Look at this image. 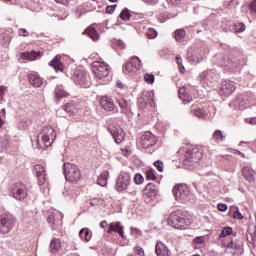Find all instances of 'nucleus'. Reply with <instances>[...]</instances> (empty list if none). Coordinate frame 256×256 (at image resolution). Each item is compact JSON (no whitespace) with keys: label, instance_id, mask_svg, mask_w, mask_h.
I'll list each match as a JSON object with an SVG mask.
<instances>
[{"label":"nucleus","instance_id":"c756f323","mask_svg":"<svg viewBox=\"0 0 256 256\" xmlns=\"http://www.w3.org/2000/svg\"><path fill=\"white\" fill-rule=\"evenodd\" d=\"M179 97L184 103H191L193 101V97L187 93L185 87L179 89Z\"/></svg>","mask_w":256,"mask_h":256},{"label":"nucleus","instance_id":"a878e982","mask_svg":"<svg viewBox=\"0 0 256 256\" xmlns=\"http://www.w3.org/2000/svg\"><path fill=\"white\" fill-rule=\"evenodd\" d=\"M191 113L198 119H207V112L197 106H191Z\"/></svg>","mask_w":256,"mask_h":256},{"label":"nucleus","instance_id":"39448f33","mask_svg":"<svg viewBox=\"0 0 256 256\" xmlns=\"http://www.w3.org/2000/svg\"><path fill=\"white\" fill-rule=\"evenodd\" d=\"M91 69L97 79H103L109 75V66L105 62H93Z\"/></svg>","mask_w":256,"mask_h":256},{"label":"nucleus","instance_id":"20e7f679","mask_svg":"<svg viewBox=\"0 0 256 256\" xmlns=\"http://www.w3.org/2000/svg\"><path fill=\"white\" fill-rule=\"evenodd\" d=\"M9 193L10 197H13L17 201H23L27 198V186L23 183L12 184Z\"/></svg>","mask_w":256,"mask_h":256},{"label":"nucleus","instance_id":"bb28decb","mask_svg":"<svg viewBox=\"0 0 256 256\" xmlns=\"http://www.w3.org/2000/svg\"><path fill=\"white\" fill-rule=\"evenodd\" d=\"M83 35H88L92 41H97L99 39V32H97V29L93 26L86 28Z\"/></svg>","mask_w":256,"mask_h":256},{"label":"nucleus","instance_id":"f257e3e1","mask_svg":"<svg viewBox=\"0 0 256 256\" xmlns=\"http://www.w3.org/2000/svg\"><path fill=\"white\" fill-rule=\"evenodd\" d=\"M191 219V214L189 212L178 209L169 215L168 225L174 229L185 231V229H189V226L191 225Z\"/></svg>","mask_w":256,"mask_h":256},{"label":"nucleus","instance_id":"6e6552de","mask_svg":"<svg viewBox=\"0 0 256 256\" xmlns=\"http://www.w3.org/2000/svg\"><path fill=\"white\" fill-rule=\"evenodd\" d=\"M157 193H159V187L154 183H148L143 190L145 203H152V201H155Z\"/></svg>","mask_w":256,"mask_h":256},{"label":"nucleus","instance_id":"de8ad7c7","mask_svg":"<svg viewBox=\"0 0 256 256\" xmlns=\"http://www.w3.org/2000/svg\"><path fill=\"white\" fill-rule=\"evenodd\" d=\"M154 166L158 169V171H160V173H163V169H164V167H165V164L163 163V161L157 160V161L154 163Z\"/></svg>","mask_w":256,"mask_h":256},{"label":"nucleus","instance_id":"864d4df0","mask_svg":"<svg viewBox=\"0 0 256 256\" xmlns=\"http://www.w3.org/2000/svg\"><path fill=\"white\" fill-rule=\"evenodd\" d=\"M194 243H195V245H203L205 243V237L198 236V237L194 238Z\"/></svg>","mask_w":256,"mask_h":256},{"label":"nucleus","instance_id":"37998d69","mask_svg":"<svg viewBox=\"0 0 256 256\" xmlns=\"http://www.w3.org/2000/svg\"><path fill=\"white\" fill-rule=\"evenodd\" d=\"M146 179H148V181H155V179H157V176L155 175V170L153 169L147 170Z\"/></svg>","mask_w":256,"mask_h":256},{"label":"nucleus","instance_id":"ea45409f","mask_svg":"<svg viewBox=\"0 0 256 256\" xmlns=\"http://www.w3.org/2000/svg\"><path fill=\"white\" fill-rule=\"evenodd\" d=\"M119 17L122 19V21H129V19H131V11H129L127 8H124L121 11Z\"/></svg>","mask_w":256,"mask_h":256},{"label":"nucleus","instance_id":"e433bc0d","mask_svg":"<svg viewBox=\"0 0 256 256\" xmlns=\"http://www.w3.org/2000/svg\"><path fill=\"white\" fill-rule=\"evenodd\" d=\"M175 40L181 43L185 39V36L187 33L185 32V29H179L174 32Z\"/></svg>","mask_w":256,"mask_h":256},{"label":"nucleus","instance_id":"412c9836","mask_svg":"<svg viewBox=\"0 0 256 256\" xmlns=\"http://www.w3.org/2000/svg\"><path fill=\"white\" fill-rule=\"evenodd\" d=\"M242 175L248 183H255V170L249 166L242 168Z\"/></svg>","mask_w":256,"mask_h":256},{"label":"nucleus","instance_id":"393cba45","mask_svg":"<svg viewBox=\"0 0 256 256\" xmlns=\"http://www.w3.org/2000/svg\"><path fill=\"white\" fill-rule=\"evenodd\" d=\"M155 253L157 256H169V248L162 242H157Z\"/></svg>","mask_w":256,"mask_h":256},{"label":"nucleus","instance_id":"5701e85b","mask_svg":"<svg viewBox=\"0 0 256 256\" xmlns=\"http://www.w3.org/2000/svg\"><path fill=\"white\" fill-rule=\"evenodd\" d=\"M246 239L248 243L255 245L256 243V225H250L247 230Z\"/></svg>","mask_w":256,"mask_h":256},{"label":"nucleus","instance_id":"c85d7f7f","mask_svg":"<svg viewBox=\"0 0 256 256\" xmlns=\"http://www.w3.org/2000/svg\"><path fill=\"white\" fill-rule=\"evenodd\" d=\"M61 240L53 238L50 242V251L51 253H59L61 251Z\"/></svg>","mask_w":256,"mask_h":256},{"label":"nucleus","instance_id":"aec40b11","mask_svg":"<svg viewBox=\"0 0 256 256\" xmlns=\"http://www.w3.org/2000/svg\"><path fill=\"white\" fill-rule=\"evenodd\" d=\"M76 85H85L87 83V72L83 70H76L73 76Z\"/></svg>","mask_w":256,"mask_h":256},{"label":"nucleus","instance_id":"9b49d317","mask_svg":"<svg viewBox=\"0 0 256 256\" xmlns=\"http://www.w3.org/2000/svg\"><path fill=\"white\" fill-rule=\"evenodd\" d=\"M198 80L202 85H207V87H213V83H215V72L214 71H203L199 74Z\"/></svg>","mask_w":256,"mask_h":256},{"label":"nucleus","instance_id":"49530a36","mask_svg":"<svg viewBox=\"0 0 256 256\" xmlns=\"http://www.w3.org/2000/svg\"><path fill=\"white\" fill-rule=\"evenodd\" d=\"M227 248L228 249H233L234 251H239V249H241V244H239L235 241H230Z\"/></svg>","mask_w":256,"mask_h":256},{"label":"nucleus","instance_id":"0eeeda50","mask_svg":"<svg viewBox=\"0 0 256 256\" xmlns=\"http://www.w3.org/2000/svg\"><path fill=\"white\" fill-rule=\"evenodd\" d=\"M129 185H131V175L127 172H121L116 180V191L122 193V191H126Z\"/></svg>","mask_w":256,"mask_h":256},{"label":"nucleus","instance_id":"c9c22d12","mask_svg":"<svg viewBox=\"0 0 256 256\" xmlns=\"http://www.w3.org/2000/svg\"><path fill=\"white\" fill-rule=\"evenodd\" d=\"M80 238L83 239L86 242L91 241V232H89V229L83 228L79 231Z\"/></svg>","mask_w":256,"mask_h":256},{"label":"nucleus","instance_id":"bf43d9fd","mask_svg":"<svg viewBox=\"0 0 256 256\" xmlns=\"http://www.w3.org/2000/svg\"><path fill=\"white\" fill-rule=\"evenodd\" d=\"M225 67H227L228 69H235V67H237V63L230 62L228 64H225Z\"/></svg>","mask_w":256,"mask_h":256},{"label":"nucleus","instance_id":"dca6fc26","mask_svg":"<svg viewBox=\"0 0 256 256\" xmlns=\"http://www.w3.org/2000/svg\"><path fill=\"white\" fill-rule=\"evenodd\" d=\"M201 157H203V153H201L199 148L188 150L185 154V159L188 163H199L201 161Z\"/></svg>","mask_w":256,"mask_h":256},{"label":"nucleus","instance_id":"f8f14e48","mask_svg":"<svg viewBox=\"0 0 256 256\" xmlns=\"http://www.w3.org/2000/svg\"><path fill=\"white\" fill-rule=\"evenodd\" d=\"M155 93L153 92H147L146 95H143L138 99V107L139 109H145L147 105H150V107H155Z\"/></svg>","mask_w":256,"mask_h":256},{"label":"nucleus","instance_id":"cd10ccee","mask_svg":"<svg viewBox=\"0 0 256 256\" xmlns=\"http://www.w3.org/2000/svg\"><path fill=\"white\" fill-rule=\"evenodd\" d=\"M187 59L191 65H198V63H201L203 61V56L201 54H191V52L187 53Z\"/></svg>","mask_w":256,"mask_h":256},{"label":"nucleus","instance_id":"603ef678","mask_svg":"<svg viewBox=\"0 0 256 256\" xmlns=\"http://www.w3.org/2000/svg\"><path fill=\"white\" fill-rule=\"evenodd\" d=\"M134 252L136 253V255L138 256H145V250L143 248H141V246H136L134 248Z\"/></svg>","mask_w":256,"mask_h":256},{"label":"nucleus","instance_id":"0e129e2a","mask_svg":"<svg viewBox=\"0 0 256 256\" xmlns=\"http://www.w3.org/2000/svg\"><path fill=\"white\" fill-rule=\"evenodd\" d=\"M117 45H118V47H120V49H125V43L123 41L118 40Z\"/></svg>","mask_w":256,"mask_h":256},{"label":"nucleus","instance_id":"b1692460","mask_svg":"<svg viewBox=\"0 0 256 256\" xmlns=\"http://www.w3.org/2000/svg\"><path fill=\"white\" fill-rule=\"evenodd\" d=\"M28 81L33 87H41V85H43V79H41V77L37 73L29 74Z\"/></svg>","mask_w":256,"mask_h":256},{"label":"nucleus","instance_id":"6ab92c4d","mask_svg":"<svg viewBox=\"0 0 256 256\" xmlns=\"http://www.w3.org/2000/svg\"><path fill=\"white\" fill-rule=\"evenodd\" d=\"M123 229L124 227L121 225V222H112L109 224L107 233H118L122 239H125V232Z\"/></svg>","mask_w":256,"mask_h":256},{"label":"nucleus","instance_id":"5fc2aeb1","mask_svg":"<svg viewBox=\"0 0 256 256\" xmlns=\"http://www.w3.org/2000/svg\"><path fill=\"white\" fill-rule=\"evenodd\" d=\"M176 63L181 71V73H183V71H185V66H183V63L181 62V56H176Z\"/></svg>","mask_w":256,"mask_h":256},{"label":"nucleus","instance_id":"1a4fd4ad","mask_svg":"<svg viewBox=\"0 0 256 256\" xmlns=\"http://www.w3.org/2000/svg\"><path fill=\"white\" fill-rule=\"evenodd\" d=\"M108 131L117 144L122 143L123 139H125V132L117 123H111L108 125Z\"/></svg>","mask_w":256,"mask_h":256},{"label":"nucleus","instance_id":"a19ab883","mask_svg":"<svg viewBox=\"0 0 256 256\" xmlns=\"http://www.w3.org/2000/svg\"><path fill=\"white\" fill-rule=\"evenodd\" d=\"M231 233H233V228L227 226V227H224L219 235V237L221 239L225 238V237H229V235H231Z\"/></svg>","mask_w":256,"mask_h":256},{"label":"nucleus","instance_id":"c03bdc74","mask_svg":"<svg viewBox=\"0 0 256 256\" xmlns=\"http://www.w3.org/2000/svg\"><path fill=\"white\" fill-rule=\"evenodd\" d=\"M146 35H147L148 39H155V37H157L159 35V33L154 28H150L146 32Z\"/></svg>","mask_w":256,"mask_h":256},{"label":"nucleus","instance_id":"09e8293b","mask_svg":"<svg viewBox=\"0 0 256 256\" xmlns=\"http://www.w3.org/2000/svg\"><path fill=\"white\" fill-rule=\"evenodd\" d=\"M117 104L119 105L121 109V113H123V110L127 109V102L124 99L117 100Z\"/></svg>","mask_w":256,"mask_h":256},{"label":"nucleus","instance_id":"6e6d98bb","mask_svg":"<svg viewBox=\"0 0 256 256\" xmlns=\"http://www.w3.org/2000/svg\"><path fill=\"white\" fill-rule=\"evenodd\" d=\"M19 37H29V31H27L25 28H20L18 30Z\"/></svg>","mask_w":256,"mask_h":256},{"label":"nucleus","instance_id":"8fccbe9b","mask_svg":"<svg viewBox=\"0 0 256 256\" xmlns=\"http://www.w3.org/2000/svg\"><path fill=\"white\" fill-rule=\"evenodd\" d=\"M115 9H117V4L109 5L105 9V13H107L108 15H112V13H114Z\"/></svg>","mask_w":256,"mask_h":256},{"label":"nucleus","instance_id":"a211bd4d","mask_svg":"<svg viewBox=\"0 0 256 256\" xmlns=\"http://www.w3.org/2000/svg\"><path fill=\"white\" fill-rule=\"evenodd\" d=\"M124 69L125 71H127V73H137V71L141 69V60L139 59V57L133 56L131 58V61L125 64Z\"/></svg>","mask_w":256,"mask_h":256},{"label":"nucleus","instance_id":"e2e57ef3","mask_svg":"<svg viewBox=\"0 0 256 256\" xmlns=\"http://www.w3.org/2000/svg\"><path fill=\"white\" fill-rule=\"evenodd\" d=\"M246 121H248V123H250V125H256V117L248 118V119H246Z\"/></svg>","mask_w":256,"mask_h":256},{"label":"nucleus","instance_id":"338daca9","mask_svg":"<svg viewBox=\"0 0 256 256\" xmlns=\"http://www.w3.org/2000/svg\"><path fill=\"white\" fill-rule=\"evenodd\" d=\"M250 9L256 13V0L250 5Z\"/></svg>","mask_w":256,"mask_h":256},{"label":"nucleus","instance_id":"4d7b16f0","mask_svg":"<svg viewBox=\"0 0 256 256\" xmlns=\"http://www.w3.org/2000/svg\"><path fill=\"white\" fill-rule=\"evenodd\" d=\"M227 209H229L227 204H224V203L218 204V210L221 211L222 213H225V211H227Z\"/></svg>","mask_w":256,"mask_h":256},{"label":"nucleus","instance_id":"79ce46f5","mask_svg":"<svg viewBox=\"0 0 256 256\" xmlns=\"http://www.w3.org/2000/svg\"><path fill=\"white\" fill-rule=\"evenodd\" d=\"M234 28H235L236 33H243V31H245V29L247 27L245 26V23L237 22L234 24Z\"/></svg>","mask_w":256,"mask_h":256},{"label":"nucleus","instance_id":"680f3d73","mask_svg":"<svg viewBox=\"0 0 256 256\" xmlns=\"http://www.w3.org/2000/svg\"><path fill=\"white\" fill-rule=\"evenodd\" d=\"M131 233L133 235H141V230L137 229V228H131Z\"/></svg>","mask_w":256,"mask_h":256},{"label":"nucleus","instance_id":"9d476101","mask_svg":"<svg viewBox=\"0 0 256 256\" xmlns=\"http://www.w3.org/2000/svg\"><path fill=\"white\" fill-rule=\"evenodd\" d=\"M236 89L237 86L235 85V82L231 80H224L220 85L219 95H221V97H230V95L235 93Z\"/></svg>","mask_w":256,"mask_h":256},{"label":"nucleus","instance_id":"052dcab7","mask_svg":"<svg viewBox=\"0 0 256 256\" xmlns=\"http://www.w3.org/2000/svg\"><path fill=\"white\" fill-rule=\"evenodd\" d=\"M56 3H60L61 5H69V3H71V1L73 0H55Z\"/></svg>","mask_w":256,"mask_h":256},{"label":"nucleus","instance_id":"2eb2a0df","mask_svg":"<svg viewBox=\"0 0 256 256\" xmlns=\"http://www.w3.org/2000/svg\"><path fill=\"white\" fill-rule=\"evenodd\" d=\"M33 173L37 178L38 185H45L47 181V172H45V167L41 164H37L33 168Z\"/></svg>","mask_w":256,"mask_h":256},{"label":"nucleus","instance_id":"58836bf2","mask_svg":"<svg viewBox=\"0 0 256 256\" xmlns=\"http://www.w3.org/2000/svg\"><path fill=\"white\" fill-rule=\"evenodd\" d=\"M228 215L229 217H233V219H238L239 221L243 219V214H241L239 209L230 210Z\"/></svg>","mask_w":256,"mask_h":256},{"label":"nucleus","instance_id":"ddd939ff","mask_svg":"<svg viewBox=\"0 0 256 256\" xmlns=\"http://www.w3.org/2000/svg\"><path fill=\"white\" fill-rule=\"evenodd\" d=\"M140 143L143 149H149V147L157 144V137L151 132H145L141 136Z\"/></svg>","mask_w":256,"mask_h":256},{"label":"nucleus","instance_id":"4468645a","mask_svg":"<svg viewBox=\"0 0 256 256\" xmlns=\"http://www.w3.org/2000/svg\"><path fill=\"white\" fill-rule=\"evenodd\" d=\"M172 193L176 201H183L189 195V188H187V185L179 184L173 188Z\"/></svg>","mask_w":256,"mask_h":256},{"label":"nucleus","instance_id":"2f4dec72","mask_svg":"<svg viewBox=\"0 0 256 256\" xmlns=\"http://www.w3.org/2000/svg\"><path fill=\"white\" fill-rule=\"evenodd\" d=\"M64 111L66 113H70L71 115H75L77 113V106L73 102H68L63 106Z\"/></svg>","mask_w":256,"mask_h":256},{"label":"nucleus","instance_id":"473e14b6","mask_svg":"<svg viewBox=\"0 0 256 256\" xmlns=\"http://www.w3.org/2000/svg\"><path fill=\"white\" fill-rule=\"evenodd\" d=\"M212 139L215 143H221L222 141H225V135H223V131L216 130L212 135Z\"/></svg>","mask_w":256,"mask_h":256},{"label":"nucleus","instance_id":"72a5a7b5","mask_svg":"<svg viewBox=\"0 0 256 256\" xmlns=\"http://www.w3.org/2000/svg\"><path fill=\"white\" fill-rule=\"evenodd\" d=\"M0 43L4 47H7V45H9V43H11V35H9L8 33H5V32L1 33L0 34Z\"/></svg>","mask_w":256,"mask_h":256},{"label":"nucleus","instance_id":"a18cd8bd","mask_svg":"<svg viewBox=\"0 0 256 256\" xmlns=\"http://www.w3.org/2000/svg\"><path fill=\"white\" fill-rule=\"evenodd\" d=\"M144 81H146L148 85H152V83H155V76L153 74L146 73L144 75Z\"/></svg>","mask_w":256,"mask_h":256},{"label":"nucleus","instance_id":"13d9d810","mask_svg":"<svg viewBox=\"0 0 256 256\" xmlns=\"http://www.w3.org/2000/svg\"><path fill=\"white\" fill-rule=\"evenodd\" d=\"M47 221L50 225H54L55 224V217L53 215H48Z\"/></svg>","mask_w":256,"mask_h":256},{"label":"nucleus","instance_id":"774afa93","mask_svg":"<svg viewBox=\"0 0 256 256\" xmlns=\"http://www.w3.org/2000/svg\"><path fill=\"white\" fill-rule=\"evenodd\" d=\"M107 221L106 220H103L101 223H100V227L101 229H105V227H107Z\"/></svg>","mask_w":256,"mask_h":256},{"label":"nucleus","instance_id":"7ed1b4c3","mask_svg":"<svg viewBox=\"0 0 256 256\" xmlns=\"http://www.w3.org/2000/svg\"><path fill=\"white\" fill-rule=\"evenodd\" d=\"M64 177L69 183H79L81 180V170L75 164L64 163Z\"/></svg>","mask_w":256,"mask_h":256},{"label":"nucleus","instance_id":"f3484780","mask_svg":"<svg viewBox=\"0 0 256 256\" xmlns=\"http://www.w3.org/2000/svg\"><path fill=\"white\" fill-rule=\"evenodd\" d=\"M100 105L104 111H114V113H119V109L115 106L113 99L107 96H104L100 99Z\"/></svg>","mask_w":256,"mask_h":256},{"label":"nucleus","instance_id":"f704fd0d","mask_svg":"<svg viewBox=\"0 0 256 256\" xmlns=\"http://www.w3.org/2000/svg\"><path fill=\"white\" fill-rule=\"evenodd\" d=\"M22 59H26L27 61H35L37 59V52L31 51V52H23L21 54Z\"/></svg>","mask_w":256,"mask_h":256},{"label":"nucleus","instance_id":"4c0bfd02","mask_svg":"<svg viewBox=\"0 0 256 256\" xmlns=\"http://www.w3.org/2000/svg\"><path fill=\"white\" fill-rule=\"evenodd\" d=\"M67 91L63 90L61 86L56 87L55 89V97L56 99H62V97H67Z\"/></svg>","mask_w":256,"mask_h":256},{"label":"nucleus","instance_id":"f03ea898","mask_svg":"<svg viewBox=\"0 0 256 256\" xmlns=\"http://www.w3.org/2000/svg\"><path fill=\"white\" fill-rule=\"evenodd\" d=\"M56 137H57V133L55 132V129H53L52 127L43 128L37 137V143H38L39 149H44V147H51Z\"/></svg>","mask_w":256,"mask_h":256},{"label":"nucleus","instance_id":"423d86ee","mask_svg":"<svg viewBox=\"0 0 256 256\" xmlns=\"http://www.w3.org/2000/svg\"><path fill=\"white\" fill-rule=\"evenodd\" d=\"M15 227V218L11 215L3 214L0 216V233L5 235V233L11 232Z\"/></svg>","mask_w":256,"mask_h":256},{"label":"nucleus","instance_id":"3c124183","mask_svg":"<svg viewBox=\"0 0 256 256\" xmlns=\"http://www.w3.org/2000/svg\"><path fill=\"white\" fill-rule=\"evenodd\" d=\"M143 181H144L143 175L136 174L134 176V183H136V185H141V183H143Z\"/></svg>","mask_w":256,"mask_h":256},{"label":"nucleus","instance_id":"7c9ffc66","mask_svg":"<svg viewBox=\"0 0 256 256\" xmlns=\"http://www.w3.org/2000/svg\"><path fill=\"white\" fill-rule=\"evenodd\" d=\"M107 179H109V171H103L97 179V183L100 185V187H105L107 185Z\"/></svg>","mask_w":256,"mask_h":256},{"label":"nucleus","instance_id":"69168bd1","mask_svg":"<svg viewBox=\"0 0 256 256\" xmlns=\"http://www.w3.org/2000/svg\"><path fill=\"white\" fill-rule=\"evenodd\" d=\"M233 153H234V155H240V157H243V158H245V154H243L241 151H239V150H233Z\"/></svg>","mask_w":256,"mask_h":256},{"label":"nucleus","instance_id":"4be33fe9","mask_svg":"<svg viewBox=\"0 0 256 256\" xmlns=\"http://www.w3.org/2000/svg\"><path fill=\"white\" fill-rule=\"evenodd\" d=\"M50 67H53V69H55L56 72H61L63 73L64 69H65V64H63V62H61V56L57 55L55 56V58L49 62Z\"/></svg>","mask_w":256,"mask_h":256}]
</instances>
